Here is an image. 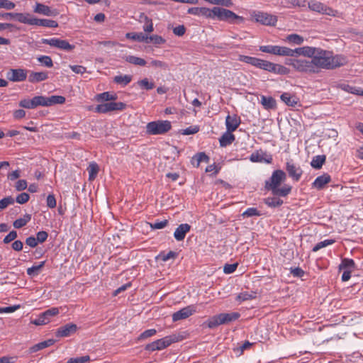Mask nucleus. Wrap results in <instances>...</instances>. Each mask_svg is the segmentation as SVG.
I'll return each mask as SVG.
<instances>
[{
  "instance_id": "obj_1",
  "label": "nucleus",
  "mask_w": 363,
  "mask_h": 363,
  "mask_svg": "<svg viewBox=\"0 0 363 363\" xmlns=\"http://www.w3.org/2000/svg\"><path fill=\"white\" fill-rule=\"evenodd\" d=\"M347 62V58L342 55H333L330 51L316 48L315 54L311 60H291L290 65L298 72L315 74L321 69H334L342 67Z\"/></svg>"
},
{
  "instance_id": "obj_2",
  "label": "nucleus",
  "mask_w": 363,
  "mask_h": 363,
  "mask_svg": "<svg viewBox=\"0 0 363 363\" xmlns=\"http://www.w3.org/2000/svg\"><path fill=\"white\" fill-rule=\"evenodd\" d=\"M286 179V173L281 169L274 170L271 177L265 182V189L272 191L274 196L285 197L291 191V186L284 184L279 187L280 184Z\"/></svg>"
},
{
  "instance_id": "obj_3",
  "label": "nucleus",
  "mask_w": 363,
  "mask_h": 363,
  "mask_svg": "<svg viewBox=\"0 0 363 363\" xmlns=\"http://www.w3.org/2000/svg\"><path fill=\"white\" fill-rule=\"evenodd\" d=\"M206 18L217 19L221 21L234 23L235 20L243 21L244 18L233 12L230 10L221 7L215 6L212 9L201 7L200 16Z\"/></svg>"
},
{
  "instance_id": "obj_4",
  "label": "nucleus",
  "mask_w": 363,
  "mask_h": 363,
  "mask_svg": "<svg viewBox=\"0 0 363 363\" xmlns=\"http://www.w3.org/2000/svg\"><path fill=\"white\" fill-rule=\"evenodd\" d=\"M240 314L238 312L222 313L212 316L207 320V325L209 328H215L218 325L228 324L238 320Z\"/></svg>"
},
{
  "instance_id": "obj_5",
  "label": "nucleus",
  "mask_w": 363,
  "mask_h": 363,
  "mask_svg": "<svg viewBox=\"0 0 363 363\" xmlns=\"http://www.w3.org/2000/svg\"><path fill=\"white\" fill-rule=\"evenodd\" d=\"M171 128L169 121H156L147 124L146 132L149 135H162L168 132Z\"/></svg>"
},
{
  "instance_id": "obj_6",
  "label": "nucleus",
  "mask_w": 363,
  "mask_h": 363,
  "mask_svg": "<svg viewBox=\"0 0 363 363\" xmlns=\"http://www.w3.org/2000/svg\"><path fill=\"white\" fill-rule=\"evenodd\" d=\"M177 341V338L175 335L166 336L162 339L157 340L150 344H147L145 346V350L150 352H153L155 350H161Z\"/></svg>"
},
{
  "instance_id": "obj_7",
  "label": "nucleus",
  "mask_w": 363,
  "mask_h": 363,
  "mask_svg": "<svg viewBox=\"0 0 363 363\" xmlns=\"http://www.w3.org/2000/svg\"><path fill=\"white\" fill-rule=\"evenodd\" d=\"M41 43L65 51H69L74 48V45L69 44L67 40L56 38L50 39L43 38Z\"/></svg>"
},
{
  "instance_id": "obj_8",
  "label": "nucleus",
  "mask_w": 363,
  "mask_h": 363,
  "mask_svg": "<svg viewBox=\"0 0 363 363\" xmlns=\"http://www.w3.org/2000/svg\"><path fill=\"white\" fill-rule=\"evenodd\" d=\"M126 104L123 102H108L96 106L95 111L97 113H106L113 111H122L125 109Z\"/></svg>"
},
{
  "instance_id": "obj_9",
  "label": "nucleus",
  "mask_w": 363,
  "mask_h": 363,
  "mask_svg": "<svg viewBox=\"0 0 363 363\" xmlns=\"http://www.w3.org/2000/svg\"><path fill=\"white\" fill-rule=\"evenodd\" d=\"M252 16L256 22L264 26H275L277 22V18L276 16L265 12L255 11Z\"/></svg>"
},
{
  "instance_id": "obj_10",
  "label": "nucleus",
  "mask_w": 363,
  "mask_h": 363,
  "mask_svg": "<svg viewBox=\"0 0 363 363\" xmlns=\"http://www.w3.org/2000/svg\"><path fill=\"white\" fill-rule=\"evenodd\" d=\"M19 106L28 109H33L39 106H43V96H36L31 99H22L19 102Z\"/></svg>"
},
{
  "instance_id": "obj_11",
  "label": "nucleus",
  "mask_w": 363,
  "mask_h": 363,
  "mask_svg": "<svg viewBox=\"0 0 363 363\" xmlns=\"http://www.w3.org/2000/svg\"><path fill=\"white\" fill-rule=\"evenodd\" d=\"M286 170L288 172L289 176L295 182L299 181L303 174L301 168L295 164L292 160L286 162Z\"/></svg>"
},
{
  "instance_id": "obj_12",
  "label": "nucleus",
  "mask_w": 363,
  "mask_h": 363,
  "mask_svg": "<svg viewBox=\"0 0 363 363\" xmlns=\"http://www.w3.org/2000/svg\"><path fill=\"white\" fill-rule=\"evenodd\" d=\"M27 77V71L23 69H11L6 73V78L11 82H23Z\"/></svg>"
},
{
  "instance_id": "obj_13",
  "label": "nucleus",
  "mask_w": 363,
  "mask_h": 363,
  "mask_svg": "<svg viewBox=\"0 0 363 363\" xmlns=\"http://www.w3.org/2000/svg\"><path fill=\"white\" fill-rule=\"evenodd\" d=\"M196 312V307L193 305L184 307L172 314L173 321H178L189 318Z\"/></svg>"
},
{
  "instance_id": "obj_14",
  "label": "nucleus",
  "mask_w": 363,
  "mask_h": 363,
  "mask_svg": "<svg viewBox=\"0 0 363 363\" xmlns=\"http://www.w3.org/2000/svg\"><path fill=\"white\" fill-rule=\"evenodd\" d=\"M33 12L39 14H43L46 16L55 17L59 14V11L55 9H51L41 3H36L33 7Z\"/></svg>"
},
{
  "instance_id": "obj_15",
  "label": "nucleus",
  "mask_w": 363,
  "mask_h": 363,
  "mask_svg": "<svg viewBox=\"0 0 363 363\" xmlns=\"http://www.w3.org/2000/svg\"><path fill=\"white\" fill-rule=\"evenodd\" d=\"M77 330V325L74 323H67L65 325L60 327L56 333L55 335L57 337H69L71 335L76 333Z\"/></svg>"
},
{
  "instance_id": "obj_16",
  "label": "nucleus",
  "mask_w": 363,
  "mask_h": 363,
  "mask_svg": "<svg viewBox=\"0 0 363 363\" xmlns=\"http://www.w3.org/2000/svg\"><path fill=\"white\" fill-rule=\"evenodd\" d=\"M315 49L316 48L315 47L309 46L298 48L294 50L292 49L293 55L291 57L303 55L312 58L315 54Z\"/></svg>"
},
{
  "instance_id": "obj_17",
  "label": "nucleus",
  "mask_w": 363,
  "mask_h": 363,
  "mask_svg": "<svg viewBox=\"0 0 363 363\" xmlns=\"http://www.w3.org/2000/svg\"><path fill=\"white\" fill-rule=\"evenodd\" d=\"M191 230V225L188 223L180 224L174 233V237L177 241H182L185 238L186 234Z\"/></svg>"
},
{
  "instance_id": "obj_18",
  "label": "nucleus",
  "mask_w": 363,
  "mask_h": 363,
  "mask_svg": "<svg viewBox=\"0 0 363 363\" xmlns=\"http://www.w3.org/2000/svg\"><path fill=\"white\" fill-rule=\"evenodd\" d=\"M240 123V119L236 115H228L225 118L226 129L228 132L235 131Z\"/></svg>"
},
{
  "instance_id": "obj_19",
  "label": "nucleus",
  "mask_w": 363,
  "mask_h": 363,
  "mask_svg": "<svg viewBox=\"0 0 363 363\" xmlns=\"http://www.w3.org/2000/svg\"><path fill=\"white\" fill-rule=\"evenodd\" d=\"M331 181V177L328 174H324L318 177L313 182V187L320 190L323 189L325 184H328Z\"/></svg>"
},
{
  "instance_id": "obj_20",
  "label": "nucleus",
  "mask_w": 363,
  "mask_h": 363,
  "mask_svg": "<svg viewBox=\"0 0 363 363\" xmlns=\"http://www.w3.org/2000/svg\"><path fill=\"white\" fill-rule=\"evenodd\" d=\"M48 78L47 72H30L28 76V81L30 83H38L46 80Z\"/></svg>"
},
{
  "instance_id": "obj_21",
  "label": "nucleus",
  "mask_w": 363,
  "mask_h": 363,
  "mask_svg": "<svg viewBox=\"0 0 363 363\" xmlns=\"http://www.w3.org/2000/svg\"><path fill=\"white\" fill-rule=\"evenodd\" d=\"M65 102V98L62 96H51L46 97L43 96V106H50L54 104H62Z\"/></svg>"
},
{
  "instance_id": "obj_22",
  "label": "nucleus",
  "mask_w": 363,
  "mask_h": 363,
  "mask_svg": "<svg viewBox=\"0 0 363 363\" xmlns=\"http://www.w3.org/2000/svg\"><path fill=\"white\" fill-rule=\"evenodd\" d=\"M14 18L20 23L34 26L35 18L28 13H15Z\"/></svg>"
},
{
  "instance_id": "obj_23",
  "label": "nucleus",
  "mask_w": 363,
  "mask_h": 363,
  "mask_svg": "<svg viewBox=\"0 0 363 363\" xmlns=\"http://www.w3.org/2000/svg\"><path fill=\"white\" fill-rule=\"evenodd\" d=\"M210 160L209 157L205 152H199L196 154L191 160V163L194 166L198 167L200 165V163L202 162H205L208 163Z\"/></svg>"
},
{
  "instance_id": "obj_24",
  "label": "nucleus",
  "mask_w": 363,
  "mask_h": 363,
  "mask_svg": "<svg viewBox=\"0 0 363 363\" xmlns=\"http://www.w3.org/2000/svg\"><path fill=\"white\" fill-rule=\"evenodd\" d=\"M268 72L278 74H286L289 73V69L283 65L271 62Z\"/></svg>"
},
{
  "instance_id": "obj_25",
  "label": "nucleus",
  "mask_w": 363,
  "mask_h": 363,
  "mask_svg": "<svg viewBox=\"0 0 363 363\" xmlns=\"http://www.w3.org/2000/svg\"><path fill=\"white\" fill-rule=\"evenodd\" d=\"M306 0H284L281 2L283 7L286 9H294L295 7L306 6Z\"/></svg>"
},
{
  "instance_id": "obj_26",
  "label": "nucleus",
  "mask_w": 363,
  "mask_h": 363,
  "mask_svg": "<svg viewBox=\"0 0 363 363\" xmlns=\"http://www.w3.org/2000/svg\"><path fill=\"white\" fill-rule=\"evenodd\" d=\"M34 26L46 28H57L58 27V23L57 21L50 19H38L35 18Z\"/></svg>"
},
{
  "instance_id": "obj_27",
  "label": "nucleus",
  "mask_w": 363,
  "mask_h": 363,
  "mask_svg": "<svg viewBox=\"0 0 363 363\" xmlns=\"http://www.w3.org/2000/svg\"><path fill=\"white\" fill-rule=\"evenodd\" d=\"M235 138L232 132H225L219 139L220 145L221 147H226L230 145L234 140Z\"/></svg>"
},
{
  "instance_id": "obj_28",
  "label": "nucleus",
  "mask_w": 363,
  "mask_h": 363,
  "mask_svg": "<svg viewBox=\"0 0 363 363\" xmlns=\"http://www.w3.org/2000/svg\"><path fill=\"white\" fill-rule=\"evenodd\" d=\"M260 103L265 109H274L277 105L276 100L272 96H262Z\"/></svg>"
},
{
  "instance_id": "obj_29",
  "label": "nucleus",
  "mask_w": 363,
  "mask_h": 363,
  "mask_svg": "<svg viewBox=\"0 0 363 363\" xmlns=\"http://www.w3.org/2000/svg\"><path fill=\"white\" fill-rule=\"evenodd\" d=\"M281 99L287 106H292V107H295V106L298 103L297 98L287 92H284L281 95Z\"/></svg>"
},
{
  "instance_id": "obj_30",
  "label": "nucleus",
  "mask_w": 363,
  "mask_h": 363,
  "mask_svg": "<svg viewBox=\"0 0 363 363\" xmlns=\"http://www.w3.org/2000/svg\"><path fill=\"white\" fill-rule=\"evenodd\" d=\"M338 267L339 270L348 269L353 271L354 269H356V264L353 259L349 258H343L342 259L341 263Z\"/></svg>"
},
{
  "instance_id": "obj_31",
  "label": "nucleus",
  "mask_w": 363,
  "mask_h": 363,
  "mask_svg": "<svg viewBox=\"0 0 363 363\" xmlns=\"http://www.w3.org/2000/svg\"><path fill=\"white\" fill-rule=\"evenodd\" d=\"M54 343H55V340L52 339H49L45 341H43V342H39V343L33 345V347H31L30 348V352L32 353L35 352L37 351H39L40 350L46 348L48 347H50V346L52 345Z\"/></svg>"
},
{
  "instance_id": "obj_32",
  "label": "nucleus",
  "mask_w": 363,
  "mask_h": 363,
  "mask_svg": "<svg viewBox=\"0 0 363 363\" xmlns=\"http://www.w3.org/2000/svg\"><path fill=\"white\" fill-rule=\"evenodd\" d=\"M31 220V215L30 214H25L22 218H19L16 219L13 223V225L15 228L19 229L23 226H25L28 222H30Z\"/></svg>"
},
{
  "instance_id": "obj_33",
  "label": "nucleus",
  "mask_w": 363,
  "mask_h": 363,
  "mask_svg": "<svg viewBox=\"0 0 363 363\" xmlns=\"http://www.w3.org/2000/svg\"><path fill=\"white\" fill-rule=\"evenodd\" d=\"M125 36L128 39H132L139 42H145L147 43H149L148 36L143 33H128Z\"/></svg>"
},
{
  "instance_id": "obj_34",
  "label": "nucleus",
  "mask_w": 363,
  "mask_h": 363,
  "mask_svg": "<svg viewBox=\"0 0 363 363\" xmlns=\"http://www.w3.org/2000/svg\"><path fill=\"white\" fill-rule=\"evenodd\" d=\"M340 89L346 92L356 94L358 96H363V90L360 88L350 86L347 84H342L340 85Z\"/></svg>"
},
{
  "instance_id": "obj_35",
  "label": "nucleus",
  "mask_w": 363,
  "mask_h": 363,
  "mask_svg": "<svg viewBox=\"0 0 363 363\" xmlns=\"http://www.w3.org/2000/svg\"><path fill=\"white\" fill-rule=\"evenodd\" d=\"M132 81V76L125 74V75H117L114 77L113 82L118 84L121 85L122 86H125Z\"/></svg>"
},
{
  "instance_id": "obj_36",
  "label": "nucleus",
  "mask_w": 363,
  "mask_h": 363,
  "mask_svg": "<svg viewBox=\"0 0 363 363\" xmlns=\"http://www.w3.org/2000/svg\"><path fill=\"white\" fill-rule=\"evenodd\" d=\"M117 99L116 94H110L108 91L96 95V100L98 101H112Z\"/></svg>"
},
{
  "instance_id": "obj_37",
  "label": "nucleus",
  "mask_w": 363,
  "mask_h": 363,
  "mask_svg": "<svg viewBox=\"0 0 363 363\" xmlns=\"http://www.w3.org/2000/svg\"><path fill=\"white\" fill-rule=\"evenodd\" d=\"M308 6L311 11L322 13L325 4L315 0H311L308 3Z\"/></svg>"
},
{
  "instance_id": "obj_38",
  "label": "nucleus",
  "mask_w": 363,
  "mask_h": 363,
  "mask_svg": "<svg viewBox=\"0 0 363 363\" xmlns=\"http://www.w3.org/2000/svg\"><path fill=\"white\" fill-rule=\"evenodd\" d=\"M264 203L269 207L276 208L281 206L283 201L277 197H268L264 199Z\"/></svg>"
},
{
  "instance_id": "obj_39",
  "label": "nucleus",
  "mask_w": 363,
  "mask_h": 363,
  "mask_svg": "<svg viewBox=\"0 0 363 363\" xmlns=\"http://www.w3.org/2000/svg\"><path fill=\"white\" fill-rule=\"evenodd\" d=\"M275 55L279 56H289L291 57L293 55L292 49L289 48L287 47L283 46H275Z\"/></svg>"
},
{
  "instance_id": "obj_40",
  "label": "nucleus",
  "mask_w": 363,
  "mask_h": 363,
  "mask_svg": "<svg viewBox=\"0 0 363 363\" xmlns=\"http://www.w3.org/2000/svg\"><path fill=\"white\" fill-rule=\"evenodd\" d=\"M240 61L250 64L252 66H255L256 67H259V58L250 57V56H246V55H240L239 58Z\"/></svg>"
},
{
  "instance_id": "obj_41",
  "label": "nucleus",
  "mask_w": 363,
  "mask_h": 363,
  "mask_svg": "<svg viewBox=\"0 0 363 363\" xmlns=\"http://www.w3.org/2000/svg\"><path fill=\"white\" fill-rule=\"evenodd\" d=\"M325 159H326V157H325V155H323L315 156V157H313V158L311 162V164L313 168L320 169L324 164Z\"/></svg>"
},
{
  "instance_id": "obj_42",
  "label": "nucleus",
  "mask_w": 363,
  "mask_h": 363,
  "mask_svg": "<svg viewBox=\"0 0 363 363\" xmlns=\"http://www.w3.org/2000/svg\"><path fill=\"white\" fill-rule=\"evenodd\" d=\"M99 166L96 163L92 162L89 165L87 171L89 172V179L90 181L95 179L99 172Z\"/></svg>"
},
{
  "instance_id": "obj_43",
  "label": "nucleus",
  "mask_w": 363,
  "mask_h": 363,
  "mask_svg": "<svg viewBox=\"0 0 363 363\" xmlns=\"http://www.w3.org/2000/svg\"><path fill=\"white\" fill-rule=\"evenodd\" d=\"M45 261L40 262L37 265H33L27 269V274L30 277H34L38 274L40 269L44 267Z\"/></svg>"
},
{
  "instance_id": "obj_44",
  "label": "nucleus",
  "mask_w": 363,
  "mask_h": 363,
  "mask_svg": "<svg viewBox=\"0 0 363 363\" xmlns=\"http://www.w3.org/2000/svg\"><path fill=\"white\" fill-rule=\"evenodd\" d=\"M125 60L135 65L145 66L146 65V61L144 59L133 55L126 56Z\"/></svg>"
},
{
  "instance_id": "obj_45",
  "label": "nucleus",
  "mask_w": 363,
  "mask_h": 363,
  "mask_svg": "<svg viewBox=\"0 0 363 363\" xmlns=\"http://www.w3.org/2000/svg\"><path fill=\"white\" fill-rule=\"evenodd\" d=\"M286 40L295 45H301L303 43V38L298 34H291L287 35Z\"/></svg>"
},
{
  "instance_id": "obj_46",
  "label": "nucleus",
  "mask_w": 363,
  "mask_h": 363,
  "mask_svg": "<svg viewBox=\"0 0 363 363\" xmlns=\"http://www.w3.org/2000/svg\"><path fill=\"white\" fill-rule=\"evenodd\" d=\"M335 240L333 239H327L323 241L319 242L313 247V252H317L325 247L333 245V243H335Z\"/></svg>"
},
{
  "instance_id": "obj_47",
  "label": "nucleus",
  "mask_w": 363,
  "mask_h": 363,
  "mask_svg": "<svg viewBox=\"0 0 363 363\" xmlns=\"http://www.w3.org/2000/svg\"><path fill=\"white\" fill-rule=\"evenodd\" d=\"M38 61L40 62L43 65L46 67H52L53 66V62L50 56L48 55H41L37 58Z\"/></svg>"
},
{
  "instance_id": "obj_48",
  "label": "nucleus",
  "mask_w": 363,
  "mask_h": 363,
  "mask_svg": "<svg viewBox=\"0 0 363 363\" xmlns=\"http://www.w3.org/2000/svg\"><path fill=\"white\" fill-rule=\"evenodd\" d=\"M138 84L140 86V88L146 90H151L155 87L154 82H150L147 78L138 81Z\"/></svg>"
},
{
  "instance_id": "obj_49",
  "label": "nucleus",
  "mask_w": 363,
  "mask_h": 363,
  "mask_svg": "<svg viewBox=\"0 0 363 363\" xmlns=\"http://www.w3.org/2000/svg\"><path fill=\"white\" fill-rule=\"evenodd\" d=\"M60 312L59 308L52 307L43 313V316L48 320V323L52 317L57 315Z\"/></svg>"
},
{
  "instance_id": "obj_50",
  "label": "nucleus",
  "mask_w": 363,
  "mask_h": 363,
  "mask_svg": "<svg viewBox=\"0 0 363 363\" xmlns=\"http://www.w3.org/2000/svg\"><path fill=\"white\" fill-rule=\"evenodd\" d=\"M259 216L261 213L256 208H249L242 213V216L244 218Z\"/></svg>"
},
{
  "instance_id": "obj_51",
  "label": "nucleus",
  "mask_w": 363,
  "mask_h": 363,
  "mask_svg": "<svg viewBox=\"0 0 363 363\" xmlns=\"http://www.w3.org/2000/svg\"><path fill=\"white\" fill-rule=\"evenodd\" d=\"M255 298V294H249L248 292H242L237 296V300L242 302L247 300H252Z\"/></svg>"
},
{
  "instance_id": "obj_52",
  "label": "nucleus",
  "mask_w": 363,
  "mask_h": 363,
  "mask_svg": "<svg viewBox=\"0 0 363 363\" xmlns=\"http://www.w3.org/2000/svg\"><path fill=\"white\" fill-rule=\"evenodd\" d=\"M15 202L12 196H7L0 200V211L6 208L9 205L13 204Z\"/></svg>"
},
{
  "instance_id": "obj_53",
  "label": "nucleus",
  "mask_w": 363,
  "mask_h": 363,
  "mask_svg": "<svg viewBox=\"0 0 363 363\" xmlns=\"http://www.w3.org/2000/svg\"><path fill=\"white\" fill-rule=\"evenodd\" d=\"M148 41L155 45H161L165 43V40L162 36L157 35L148 36Z\"/></svg>"
},
{
  "instance_id": "obj_54",
  "label": "nucleus",
  "mask_w": 363,
  "mask_h": 363,
  "mask_svg": "<svg viewBox=\"0 0 363 363\" xmlns=\"http://www.w3.org/2000/svg\"><path fill=\"white\" fill-rule=\"evenodd\" d=\"M90 360L89 355H85L76 358H70L66 363H85Z\"/></svg>"
},
{
  "instance_id": "obj_55",
  "label": "nucleus",
  "mask_w": 363,
  "mask_h": 363,
  "mask_svg": "<svg viewBox=\"0 0 363 363\" xmlns=\"http://www.w3.org/2000/svg\"><path fill=\"white\" fill-rule=\"evenodd\" d=\"M177 257V253L173 251H169L167 253H161L159 255L158 257L161 260L166 262L169 259L175 258Z\"/></svg>"
},
{
  "instance_id": "obj_56",
  "label": "nucleus",
  "mask_w": 363,
  "mask_h": 363,
  "mask_svg": "<svg viewBox=\"0 0 363 363\" xmlns=\"http://www.w3.org/2000/svg\"><path fill=\"white\" fill-rule=\"evenodd\" d=\"M29 199H30L29 194L23 192V193L18 194L16 196V201L17 203H18L20 204H23V203H26V202H28Z\"/></svg>"
},
{
  "instance_id": "obj_57",
  "label": "nucleus",
  "mask_w": 363,
  "mask_h": 363,
  "mask_svg": "<svg viewBox=\"0 0 363 363\" xmlns=\"http://www.w3.org/2000/svg\"><path fill=\"white\" fill-rule=\"evenodd\" d=\"M238 265V263L225 264L223 267V272L225 274H231L236 270Z\"/></svg>"
},
{
  "instance_id": "obj_58",
  "label": "nucleus",
  "mask_w": 363,
  "mask_h": 363,
  "mask_svg": "<svg viewBox=\"0 0 363 363\" xmlns=\"http://www.w3.org/2000/svg\"><path fill=\"white\" fill-rule=\"evenodd\" d=\"M211 4L230 7L233 5L232 0H211Z\"/></svg>"
},
{
  "instance_id": "obj_59",
  "label": "nucleus",
  "mask_w": 363,
  "mask_h": 363,
  "mask_svg": "<svg viewBox=\"0 0 363 363\" xmlns=\"http://www.w3.org/2000/svg\"><path fill=\"white\" fill-rule=\"evenodd\" d=\"M168 224L167 220L161 221H155L154 223H150V227L152 229H162L165 228Z\"/></svg>"
},
{
  "instance_id": "obj_60",
  "label": "nucleus",
  "mask_w": 363,
  "mask_h": 363,
  "mask_svg": "<svg viewBox=\"0 0 363 363\" xmlns=\"http://www.w3.org/2000/svg\"><path fill=\"white\" fill-rule=\"evenodd\" d=\"M15 4L9 0H0V8L11 10L15 8Z\"/></svg>"
},
{
  "instance_id": "obj_61",
  "label": "nucleus",
  "mask_w": 363,
  "mask_h": 363,
  "mask_svg": "<svg viewBox=\"0 0 363 363\" xmlns=\"http://www.w3.org/2000/svg\"><path fill=\"white\" fill-rule=\"evenodd\" d=\"M48 233L46 231H39L36 235V240L38 243H43L48 239Z\"/></svg>"
},
{
  "instance_id": "obj_62",
  "label": "nucleus",
  "mask_w": 363,
  "mask_h": 363,
  "mask_svg": "<svg viewBox=\"0 0 363 363\" xmlns=\"http://www.w3.org/2000/svg\"><path fill=\"white\" fill-rule=\"evenodd\" d=\"M157 333L155 329H149L142 333L139 337V340H144L147 337H152Z\"/></svg>"
},
{
  "instance_id": "obj_63",
  "label": "nucleus",
  "mask_w": 363,
  "mask_h": 363,
  "mask_svg": "<svg viewBox=\"0 0 363 363\" xmlns=\"http://www.w3.org/2000/svg\"><path fill=\"white\" fill-rule=\"evenodd\" d=\"M17 232L15 230H12L4 238L3 242L5 244H8L11 241L14 240L17 238Z\"/></svg>"
},
{
  "instance_id": "obj_64",
  "label": "nucleus",
  "mask_w": 363,
  "mask_h": 363,
  "mask_svg": "<svg viewBox=\"0 0 363 363\" xmlns=\"http://www.w3.org/2000/svg\"><path fill=\"white\" fill-rule=\"evenodd\" d=\"M32 323H33L35 325H43L48 323V320L43 316V313L38 316V318L33 320L32 321Z\"/></svg>"
}]
</instances>
